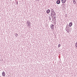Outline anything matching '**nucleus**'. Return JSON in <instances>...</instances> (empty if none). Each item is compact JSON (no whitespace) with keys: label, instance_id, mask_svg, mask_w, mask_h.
I'll return each mask as SVG.
<instances>
[{"label":"nucleus","instance_id":"nucleus-11","mask_svg":"<svg viewBox=\"0 0 77 77\" xmlns=\"http://www.w3.org/2000/svg\"><path fill=\"white\" fill-rule=\"evenodd\" d=\"M49 20H51V17L50 16H49Z\"/></svg>","mask_w":77,"mask_h":77},{"label":"nucleus","instance_id":"nucleus-14","mask_svg":"<svg viewBox=\"0 0 77 77\" xmlns=\"http://www.w3.org/2000/svg\"><path fill=\"white\" fill-rule=\"evenodd\" d=\"M54 19H55V21H56V16H54Z\"/></svg>","mask_w":77,"mask_h":77},{"label":"nucleus","instance_id":"nucleus-9","mask_svg":"<svg viewBox=\"0 0 77 77\" xmlns=\"http://www.w3.org/2000/svg\"><path fill=\"white\" fill-rule=\"evenodd\" d=\"M67 25H66V31H67V32H68V31H67V29H68V27H67Z\"/></svg>","mask_w":77,"mask_h":77},{"label":"nucleus","instance_id":"nucleus-7","mask_svg":"<svg viewBox=\"0 0 77 77\" xmlns=\"http://www.w3.org/2000/svg\"><path fill=\"white\" fill-rule=\"evenodd\" d=\"M50 12V10L49 9H48L47 10L46 12L47 14H49Z\"/></svg>","mask_w":77,"mask_h":77},{"label":"nucleus","instance_id":"nucleus-17","mask_svg":"<svg viewBox=\"0 0 77 77\" xmlns=\"http://www.w3.org/2000/svg\"><path fill=\"white\" fill-rule=\"evenodd\" d=\"M68 24H67V26H68Z\"/></svg>","mask_w":77,"mask_h":77},{"label":"nucleus","instance_id":"nucleus-10","mask_svg":"<svg viewBox=\"0 0 77 77\" xmlns=\"http://www.w3.org/2000/svg\"><path fill=\"white\" fill-rule=\"evenodd\" d=\"M28 24V26H29V27H30V23L29 22H28L27 23Z\"/></svg>","mask_w":77,"mask_h":77},{"label":"nucleus","instance_id":"nucleus-4","mask_svg":"<svg viewBox=\"0 0 77 77\" xmlns=\"http://www.w3.org/2000/svg\"><path fill=\"white\" fill-rule=\"evenodd\" d=\"M72 22H70L69 23V27H71V26H72Z\"/></svg>","mask_w":77,"mask_h":77},{"label":"nucleus","instance_id":"nucleus-5","mask_svg":"<svg viewBox=\"0 0 77 77\" xmlns=\"http://www.w3.org/2000/svg\"><path fill=\"white\" fill-rule=\"evenodd\" d=\"M62 3H65L66 2V0H61Z\"/></svg>","mask_w":77,"mask_h":77},{"label":"nucleus","instance_id":"nucleus-3","mask_svg":"<svg viewBox=\"0 0 77 77\" xmlns=\"http://www.w3.org/2000/svg\"><path fill=\"white\" fill-rule=\"evenodd\" d=\"M60 1L58 0L57 1V4H58V5H59V4H60Z\"/></svg>","mask_w":77,"mask_h":77},{"label":"nucleus","instance_id":"nucleus-15","mask_svg":"<svg viewBox=\"0 0 77 77\" xmlns=\"http://www.w3.org/2000/svg\"><path fill=\"white\" fill-rule=\"evenodd\" d=\"M68 30H69V29H67V31H68Z\"/></svg>","mask_w":77,"mask_h":77},{"label":"nucleus","instance_id":"nucleus-18","mask_svg":"<svg viewBox=\"0 0 77 77\" xmlns=\"http://www.w3.org/2000/svg\"><path fill=\"white\" fill-rule=\"evenodd\" d=\"M66 17H67V16H65Z\"/></svg>","mask_w":77,"mask_h":77},{"label":"nucleus","instance_id":"nucleus-2","mask_svg":"<svg viewBox=\"0 0 77 77\" xmlns=\"http://www.w3.org/2000/svg\"><path fill=\"white\" fill-rule=\"evenodd\" d=\"M51 26V29H54V25H53V24H52L50 25Z\"/></svg>","mask_w":77,"mask_h":77},{"label":"nucleus","instance_id":"nucleus-16","mask_svg":"<svg viewBox=\"0 0 77 77\" xmlns=\"http://www.w3.org/2000/svg\"><path fill=\"white\" fill-rule=\"evenodd\" d=\"M17 4L18 5V2H17Z\"/></svg>","mask_w":77,"mask_h":77},{"label":"nucleus","instance_id":"nucleus-8","mask_svg":"<svg viewBox=\"0 0 77 77\" xmlns=\"http://www.w3.org/2000/svg\"><path fill=\"white\" fill-rule=\"evenodd\" d=\"M73 2L74 5H75V4H76V2H75V1H73Z\"/></svg>","mask_w":77,"mask_h":77},{"label":"nucleus","instance_id":"nucleus-13","mask_svg":"<svg viewBox=\"0 0 77 77\" xmlns=\"http://www.w3.org/2000/svg\"><path fill=\"white\" fill-rule=\"evenodd\" d=\"M18 36V34L16 33V34H15V36H16V37H17Z\"/></svg>","mask_w":77,"mask_h":77},{"label":"nucleus","instance_id":"nucleus-12","mask_svg":"<svg viewBox=\"0 0 77 77\" xmlns=\"http://www.w3.org/2000/svg\"><path fill=\"white\" fill-rule=\"evenodd\" d=\"M60 46H61L60 44H59L58 45V47H60Z\"/></svg>","mask_w":77,"mask_h":77},{"label":"nucleus","instance_id":"nucleus-6","mask_svg":"<svg viewBox=\"0 0 77 77\" xmlns=\"http://www.w3.org/2000/svg\"><path fill=\"white\" fill-rule=\"evenodd\" d=\"M6 74H5V72H3L2 73V75L3 76H5Z\"/></svg>","mask_w":77,"mask_h":77},{"label":"nucleus","instance_id":"nucleus-1","mask_svg":"<svg viewBox=\"0 0 77 77\" xmlns=\"http://www.w3.org/2000/svg\"><path fill=\"white\" fill-rule=\"evenodd\" d=\"M51 17H54V16H55V14L56 13H55V12L54 11L53 9H51Z\"/></svg>","mask_w":77,"mask_h":77}]
</instances>
